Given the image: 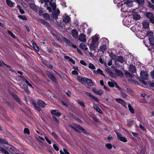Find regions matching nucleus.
Segmentation results:
<instances>
[{
	"label": "nucleus",
	"mask_w": 154,
	"mask_h": 154,
	"mask_svg": "<svg viewBox=\"0 0 154 154\" xmlns=\"http://www.w3.org/2000/svg\"><path fill=\"white\" fill-rule=\"evenodd\" d=\"M0 143H3L7 145L8 144V142L5 140L1 138H0Z\"/></svg>",
	"instance_id": "nucleus-45"
},
{
	"label": "nucleus",
	"mask_w": 154,
	"mask_h": 154,
	"mask_svg": "<svg viewBox=\"0 0 154 154\" xmlns=\"http://www.w3.org/2000/svg\"><path fill=\"white\" fill-rule=\"evenodd\" d=\"M44 25H45L48 28H49L51 27L50 24L46 21H45Z\"/></svg>",
	"instance_id": "nucleus-62"
},
{
	"label": "nucleus",
	"mask_w": 154,
	"mask_h": 154,
	"mask_svg": "<svg viewBox=\"0 0 154 154\" xmlns=\"http://www.w3.org/2000/svg\"><path fill=\"white\" fill-rule=\"evenodd\" d=\"M53 146L54 149L57 151H58L59 150V148L58 146L56 144H54L53 145Z\"/></svg>",
	"instance_id": "nucleus-58"
},
{
	"label": "nucleus",
	"mask_w": 154,
	"mask_h": 154,
	"mask_svg": "<svg viewBox=\"0 0 154 154\" xmlns=\"http://www.w3.org/2000/svg\"><path fill=\"white\" fill-rule=\"evenodd\" d=\"M120 94L122 97L125 98H126L128 96V95L122 91L121 92Z\"/></svg>",
	"instance_id": "nucleus-49"
},
{
	"label": "nucleus",
	"mask_w": 154,
	"mask_h": 154,
	"mask_svg": "<svg viewBox=\"0 0 154 154\" xmlns=\"http://www.w3.org/2000/svg\"><path fill=\"white\" fill-rule=\"evenodd\" d=\"M24 132L25 134H29L30 132L28 128H25L24 129Z\"/></svg>",
	"instance_id": "nucleus-54"
},
{
	"label": "nucleus",
	"mask_w": 154,
	"mask_h": 154,
	"mask_svg": "<svg viewBox=\"0 0 154 154\" xmlns=\"http://www.w3.org/2000/svg\"><path fill=\"white\" fill-rule=\"evenodd\" d=\"M71 34L75 38H77L78 36V32L76 29H74L71 30Z\"/></svg>",
	"instance_id": "nucleus-8"
},
{
	"label": "nucleus",
	"mask_w": 154,
	"mask_h": 154,
	"mask_svg": "<svg viewBox=\"0 0 154 154\" xmlns=\"http://www.w3.org/2000/svg\"><path fill=\"white\" fill-rule=\"evenodd\" d=\"M93 72L94 74L96 75L100 74L103 75L104 77L105 76V75L103 73V71L102 70H101L100 69H98L97 70H93Z\"/></svg>",
	"instance_id": "nucleus-13"
},
{
	"label": "nucleus",
	"mask_w": 154,
	"mask_h": 154,
	"mask_svg": "<svg viewBox=\"0 0 154 154\" xmlns=\"http://www.w3.org/2000/svg\"><path fill=\"white\" fill-rule=\"evenodd\" d=\"M49 4L53 10H54L56 8L55 0H51L49 2Z\"/></svg>",
	"instance_id": "nucleus-16"
},
{
	"label": "nucleus",
	"mask_w": 154,
	"mask_h": 154,
	"mask_svg": "<svg viewBox=\"0 0 154 154\" xmlns=\"http://www.w3.org/2000/svg\"><path fill=\"white\" fill-rule=\"evenodd\" d=\"M88 67L92 69H95V67L94 65L91 63H89L88 65Z\"/></svg>",
	"instance_id": "nucleus-42"
},
{
	"label": "nucleus",
	"mask_w": 154,
	"mask_h": 154,
	"mask_svg": "<svg viewBox=\"0 0 154 154\" xmlns=\"http://www.w3.org/2000/svg\"><path fill=\"white\" fill-rule=\"evenodd\" d=\"M63 21L66 23L69 22L70 20V17L67 15L65 14L63 18Z\"/></svg>",
	"instance_id": "nucleus-15"
},
{
	"label": "nucleus",
	"mask_w": 154,
	"mask_h": 154,
	"mask_svg": "<svg viewBox=\"0 0 154 154\" xmlns=\"http://www.w3.org/2000/svg\"><path fill=\"white\" fill-rule=\"evenodd\" d=\"M51 112L53 118H56V116H59L61 115L60 113L57 112L56 110H52Z\"/></svg>",
	"instance_id": "nucleus-7"
},
{
	"label": "nucleus",
	"mask_w": 154,
	"mask_h": 154,
	"mask_svg": "<svg viewBox=\"0 0 154 154\" xmlns=\"http://www.w3.org/2000/svg\"><path fill=\"white\" fill-rule=\"evenodd\" d=\"M63 42H65L66 44L70 46H72L73 48H77V46L73 44L72 42H70L66 38L63 37Z\"/></svg>",
	"instance_id": "nucleus-6"
},
{
	"label": "nucleus",
	"mask_w": 154,
	"mask_h": 154,
	"mask_svg": "<svg viewBox=\"0 0 154 154\" xmlns=\"http://www.w3.org/2000/svg\"><path fill=\"white\" fill-rule=\"evenodd\" d=\"M25 82L27 84V85H28V86H29V87H30L32 88V86L31 85V84L28 82L27 80L26 79L25 80Z\"/></svg>",
	"instance_id": "nucleus-61"
},
{
	"label": "nucleus",
	"mask_w": 154,
	"mask_h": 154,
	"mask_svg": "<svg viewBox=\"0 0 154 154\" xmlns=\"http://www.w3.org/2000/svg\"><path fill=\"white\" fill-rule=\"evenodd\" d=\"M100 41L101 42H103V43H104V45H106L109 43L108 39L106 38H101L100 39Z\"/></svg>",
	"instance_id": "nucleus-30"
},
{
	"label": "nucleus",
	"mask_w": 154,
	"mask_h": 154,
	"mask_svg": "<svg viewBox=\"0 0 154 154\" xmlns=\"http://www.w3.org/2000/svg\"><path fill=\"white\" fill-rule=\"evenodd\" d=\"M106 45L104 44V43H103V44L100 46L99 51L103 53L106 49Z\"/></svg>",
	"instance_id": "nucleus-19"
},
{
	"label": "nucleus",
	"mask_w": 154,
	"mask_h": 154,
	"mask_svg": "<svg viewBox=\"0 0 154 154\" xmlns=\"http://www.w3.org/2000/svg\"><path fill=\"white\" fill-rule=\"evenodd\" d=\"M17 7L18 8L19 10L20 11V13L22 14H23L24 13V11H23V9H22L21 8V7L19 5H17Z\"/></svg>",
	"instance_id": "nucleus-46"
},
{
	"label": "nucleus",
	"mask_w": 154,
	"mask_h": 154,
	"mask_svg": "<svg viewBox=\"0 0 154 154\" xmlns=\"http://www.w3.org/2000/svg\"><path fill=\"white\" fill-rule=\"evenodd\" d=\"M77 101L78 103L82 106L84 107H85V105L83 101L80 100H78Z\"/></svg>",
	"instance_id": "nucleus-44"
},
{
	"label": "nucleus",
	"mask_w": 154,
	"mask_h": 154,
	"mask_svg": "<svg viewBox=\"0 0 154 154\" xmlns=\"http://www.w3.org/2000/svg\"><path fill=\"white\" fill-rule=\"evenodd\" d=\"M93 108L97 112H98L100 113L101 114L103 113V112L101 109L97 105L94 104Z\"/></svg>",
	"instance_id": "nucleus-17"
},
{
	"label": "nucleus",
	"mask_w": 154,
	"mask_h": 154,
	"mask_svg": "<svg viewBox=\"0 0 154 154\" xmlns=\"http://www.w3.org/2000/svg\"><path fill=\"white\" fill-rule=\"evenodd\" d=\"M115 84L114 86L117 88L119 90L121 91H122V90L121 88L119 87V86L118 85L116 82H114Z\"/></svg>",
	"instance_id": "nucleus-50"
},
{
	"label": "nucleus",
	"mask_w": 154,
	"mask_h": 154,
	"mask_svg": "<svg viewBox=\"0 0 154 154\" xmlns=\"http://www.w3.org/2000/svg\"><path fill=\"white\" fill-rule=\"evenodd\" d=\"M110 57L111 59L113 60H115L116 59V57L115 55H114L113 54H111L110 55Z\"/></svg>",
	"instance_id": "nucleus-53"
},
{
	"label": "nucleus",
	"mask_w": 154,
	"mask_h": 154,
	"mask_svg": "<svg viewBox=\"0 0 154 154\" xmlns=\"http://www.w3.org/2000/svg\"><path fill=\"white\" fill-rule=\"evenodd\" d=\"M86 83H87L88 85L90 86H92L94 85V84L91 80L87 78L86 80Z\"/></svg>",
	"instance_id": "nucleus-20"
},
{
	"label": "nucleus",
	"mask_w": 154,
	"mask_h": 154,
	"mask_svg": "<svg viewBox=\"0 0 154 154\" xmlns=\"http://www.w3.org/2000/svg\"><path fill=\"white\" fill-rule=\"evenodd\" d=\"M79 39L81 41L85 42L86 39V35L85 34L82 33L79 35Z\"/></svg>",
	"instance_id": "nucleus-10"
},
{
	"label": "nucleus",
	"mask_w": 154,
	"mask_h": 154,
	"mask_svg": "<svg viewBox=\"0 0 154 154\" xmlns=\"http://www.w3.org/2000/svg\"><path fill=\"white\" fill-rule=\"evenodd\" d=\"M112 82H108V84L111 87H113L114 86L115 83L114 82H116L113 81V80H111Z\"/></svg>",
	"instance_id": "nucleus-35"
},
{
	"label": "nucleus",
	"mask_w": 154,
	"mask_h": 154,
	"mask_svg": "<svg viewBox=\"0 0 154 154\" xmlns=\"http://www.w3.org/2000/svg\"><path fill=\"white\" fill-rule=\"evenodd\" d=\"M116 60L121 63H123L124 61V60L123 57L122 56H117Z\"/></svg>",
	"instance_id": "nucleus-24"
},
{
	"label": "nucleus",
	"mask_w": 154,
	"mask_h": 154,
	"mask_svg": "<svg viewBox=\"0 0 154 154\" xmlns=\"http://www.w3.org/2000/svg\"><path fill=\"white\" fill-rule=\"evenodd\" d=\"M2 146L3 147H2L0 146V151L4 153L5 154H9L8 152L3 148L4 146Z\"/></svg>",
	"instance_id": "nucleus-32"
},
{
	"label": "nucleus",
	"mask_w": 154,
	"mask_h": 154,
	"mask_svg": "<svg viewBox=\"0 0 154 154\" xmlns=\"http://www.w3.org/2000/svg\"><path fill=\"white\" fill-rule=\"evenodd\" d=\"M129 109L130 112L132 113H134V110L133 108L131 106L130 104H128V105Z\"/></svg>",
	"instance_id": "nucleus-36"
},
{
	"label": "nucleus",
	"mask_w": 154,
	"mask_h": 154,
	"mask_svg": "<svg viewBox=\"0 0 154 154\" xmlns=\"http://www.w3.org/2000/svg\"><path fill=\"white\" fill-rule=\"evenodd\" d=\"M116 100L117 102L122 104L124 107H126V103L123 100L120 98H116Z\"/></svg>",
	"instance_id": "nucleus-11"
},
{
	"label": "nucleus",
	"mask_w": 154,
	"mask_h": 154,
	"mask_svg": "<svg viewBox=\"0 0 154 154\" xmlns=\"http://www.w3.org/2000/svg\"><path fill=\"white\" fill-rule=\"evenodd\" d=\"M53 10V11L52 12L53 17L56 19L57 18L58 15L60 13V11L58 9H56V8Z\"/></svg>",
	"instance_id": "nucleus-9"
},
{
	"label": "nucleus",
	"mask_w": 154,
	"mask_h": 154,
	"mask_svg": "<svg viewBox=\"0 0 154 154\" xmlns=\"http://www.w3.org/2000/svg\"><path fill=\"white\" fill-rule=\"evenodd\" d=\"M91 98L92 100H94L95 101L97 102H98L99 101L97 98L96 97H94L93 95H92V96H91Z\"/></svg>",
	"instance_id": "nucleus-60"
},
{
	"label": "nucleus",
	"mask_w": 154,
	"mask_h": 154,
	"mask_svg": "<svg viewBox=\"0 0 154 154\" xmlns=\"http://www.w3.org/2000/svg\"><path fill=\"white\" fill-rule=\"evenodd\" d=\"M148 6L154 10V5L151 3H149L148 4Z\"/></svg>",
	"instance_id": "nucleus-59"
},
{
	"label": "nucleus",
	"mask_w": 154,
	"mask_h": 154,
	"mask_svg": "<svg viewBox=\"0 0 154 154\" xmlns=\"http://www.w3.org/2000/svg\"><path fill=\"white\" fill-rule=\"evenodd\" d=\"M8 34L14 38L17 39L18 40V39L17 37L11 31L8 30Z\"/></svg>",
	"instance_id": "nucleus-33"
},
{
	"label": "nucleus",
	"mask_w": 154,
	"mask_h": 154,
	"mask_svg": "<svg viewBox=\"0 0 154 154\" xmlns=\"http://www.w3.org/2000/svg\"><path fill=\"white\" fill-rule=\"evenodd\" d=\"M6 2L7 5L11 7H13L15 4V3L11 2V0H6Z\"/></svg>",
	"instance_id": "nucleus-26"
},
{
	"label": "nucleus",
	"mask_w": 154,
	"mask_h": 154,
	"mask_svg": "<svg viewBox=\"0 0 154 154\" xmlns=\"http://www.w3.org/2000/svg\"><path fill=\"white\" fill-rule=\"evenodd\" d=\"M51 135L56 140H59V138L58 136L54 132H52L51 133Z\"/></svg>",
	"instance_id": "nucleus-38"
},
{
	"label": "nucleus",
	"mask_w": 154,
	"mask_h": 154,
	"mask_svg": "<svg viewBox=\"0 0 154 154\" xmlns=\"http://www.w3.org/2000/svg\"><path fill=\"white\" fill-rule=\"evenodd\" d=\"M2 63H3V64L5 65V66H6L9 69V70L12 72H14V71L13 70V69H12V68L10 66L8 65H7V64H6L5 63H4V62H2Z\"/></svg>",
	"instance_id": "nucleus-47"
},
{
	"label": "nucleus",
	"mask_w": 154,
	"mask_h": 154,
	"mask_svg": "<svg viewBox=\"0 0 154 154\" xmlns=\"http://www.w3.org/2000/svg\"><path fill=\"white\" fill-rule=\"evenodd\" d=\"M106 146L109 149H110L112 148V145L110 143H107L106 145Z\"/></svg>",
	"instance_id": "nucleus-55"
},
{
	"label": "nucleus",
	"mask_w": 154,
	"mask_h": 154,
	"mask_svg": "<svg viewBox=\"0 0 154 154\" xmlns=\"http://www.w3.org/2000/svg\"><path fill=\"white\" fill-rule=\"evenodd\" d=\"M45 138L46 140V141L49 144H51V141L49 140L48 138L46 136L45 137Z\"/></svg>",
	"instance_id": "nucleus-63"
},
{
	"label": "nucleus",
	"mask_w": 154,
	"mask_h": 154,
	"mask_svg": "<svg viewBox=\"0 0 154 154\" xmlns=\"http://www.w3.org/2000/svg\"><path fill=\"white\" fill-rule=\"evenodd\" d=\"M32 103L33 105V106L35 107V109L38 111H40L41 110V109L40 108L38 104H37L33 100L32 101Z\"/></svg>",
	"instance_id": "nucleus-25"
},
{
	"label": "nucleus",
	"mask_w": 154,
	"mask_h": 154,
	"mask_svg": "<svg viewBox=\"0 0 154 154\" xmlns=\"http://www.w3.org/2000/svg\"><path fill=\"white\" fill-rule=\"evenodd\" d=\"M30 7L33 9L35 11H37V8L32 3H30L29 5Z\"/></svg>",
	"instance_id": "nucleus-40"
},
{
	"label": "nucleus",
	"mask_w": 154,
	"mask_h": 154,
	"mask_svg": "<svg viewBox=\"0 0 154 154\" xmlns=\"http://www.w3.org/2000/svg\"><path fill=\"white\" fill-rule=\"evenodd\" d=\"M38 104H39L42 108H44L45 106L46 105V104L42 100L38 99Z\"/></svg>",
	"instance_id": "nucleus-21"
},
{
	"label": "nucleus",
	"mask_w": 154,
	"mask_h": 154,
	"mask_svg": "<svg viewBox=\"0 0 154 154\" xmlns=\"http://www.w3.org/2000/svg\"><path fill=\"white\" fill-rule=\"evenodd\" d=\"M32 45L33 47L38 51H39V47L35 43H32Z\"/></svg>",
	"instance_id": "nucleus-41"
},
{
	"label": "nucleus",
	"mask_w": 154,
	"mask_h": 154,
	"mask_svg": "<svg viewBox=\"0 0 154 154\" xmlns=\"http://www.w3.org/2000/svg\"><path fill=\"white\" fill-rule=\"evenodd\" d=\"M116 73L118 76H122L124 75L122 72L120 70H116Z\"/></svg>",
	"instance_id": "nucleus-34"
},
{
	"label": "nucleus",
	"mask_w": 154,
	"mask_h": 154,
	"mask_svg": "<svg viewBox=\"0 0 154 154\" xmlns=\"http://www.w3.org/2000/svg\"><path fill=\"white\" fill-rule=\"evenodd\" d=\"M14 97V98L16 101L18 102H20V99L17 96L15 95Z\"/></svg>",
	"instance_id": "nucleus-57"
},
{
	"label": "nucleus",
	"mask_w": 154,
	"mask_h": 154,
	"mask_svg": "<svg viewBox=\"0 0 154 154\" xmlns=\"http://www.w3.org/2000/svg\"><path fill=\"white\" fill-rule=\"evenodd\" d=\"M23 88L25 91L28 94H29L30 93V92L28 90V87L25 86V85H23Z\"/></svg>",
	"instance_id": "nucleus-43"
},
{
	"label": "nucleus",
	"mask_w": 154,
	"mask_h": 154,
	"mask_svg": "<svg viewBox=\"0 0 154 154\" xmlns=\"http://www.w3.org/2000/svg\"><path fill=\"white\" fill-rule=\"evenodd\" d=\"M63 151H64L63 152L62 150H60V154H70L69 152L67 150L65 149H63Z\"/></svg>",
	"instance_id": "nucleus-37"
},
{
	"label": "nucleus",
	"mask_w": 154,
	"mask_h": 154,
	"mask_svg": "<svg viewBox=\"0 0 154 154\" xmlns=\"http://www.w3.org/2000/svg\"><path fill=\"white\" fill-rule=\"evenodd\" d=\"M98 40L99 38L96 35L94 36L92 38V43H95Z\"/></svg>",
	"instance_id": "nucleus-29"
},
{
	"label": "nucleus",
	"mask_w": 154,
	"mask_h": 154,
	"mask_svg": "<svg viewBox=\"0 0 154 154\" xmlns=\"http://www.w3.org/2000/svg\"><path fill=\"white\" fill-rule=\"evenodd\" d=\"M92 91L95 94L99 95H102L103 93V92L101 89H99L98 90H97L95 88H93Z\"/></svg>",
	"instance_id": "nucleus-14"
},
{
	"label": "nucleus",
	"mask_w": 154,
	"mask_h": 154,
	"mask_svg": "<svg viewBox=\"0 0 154 154\" xmlns=\"http://www.w3.org/2000/svg\"><path fill=\"white\" fill-rule=\"evenodd\" d=\"M71 126L73 129L74 130H75L78 132H80V131H79V130H81L84 133H87L85 129L83 128L82 127L79 125H75V126L76 127L75 128L73 127L72 126Z\"/></svg>",
	"instance_id": "nucleus-1"
},
{
	"label": "nucleus",
	"mask_w": 154,
	"mask_h": 154,
	"mask_svg": "<svg viewBox=\"0 0 154 154\" xmlns=\"http://www.w3.org/2000/svg\"><path fill=\"white\" fill-rule=\"evenodd\" d=\"M137 2L139 4H143L144 3V0H136Z\"/></svg>",
	"instance_id": "nucleus-51"
},
{
	"label": "nucleus",
	"mask_w": 154,
	"mask_h": 154,
	"mask_svg": "<svg viewBox=\"0 0 154 154\" xmlns=\"http://www.w3.org/2000/svg\"><path fill=\"white\" fill-rule=\"evenodd\" d=\"M129 69L130 72L132 73H134L136 72V68L133 65H130Z\"/></svg>",
	"instance_id": "nucleus-22"
},
{
	"label": "nucleus",
	"mask_w": 154,
	"mask_h": 154,
	"mask_svg": "<svg viewBox=\"0 0 154 154\" xmlns=\"http://www.w3.org/2000/svg\"><path fill=\"white\" fill-rule=\"evenodd\" d=\"M79 46L81 48L84 50H87L88 49L87 47V45L84 43H81Z\"/></svg>",
	"instance_id": "nucleus-23"
},
{
	"label": "nucleus",
	"mask_w": 154,
	"mask_h": 154,
	"mask_svg": "<svg viewBox=\"0 0 154 154\" xmlns=\"http://www.w3.org/2000/svg\"><path fill=\"white\" fill-rule=\"evenodd\" d=\"M151 76L154 79V70H153L150 72Z\"/></svg>",
	"instance_id": "nucleus-64"
},
{
	"label": "nucleus",
	"mask_w": 154,
	"mask_h": 154,
	"mask_svg": "<svg viewBox=\"0 0 154 154\" xmlns=\"http://www.w3.org/2000/svg\"><path fill=\"white\" fill-rule=\"evenodd\" d=\"M97 48V46L95 45V43H92L90 44L89 48L91 51H95Z\"/></svg>",
	"instance_id": "nucleus-18"
},
{
	"label": "nucleus",
	"mask_w": 154,
	"mask_h": 154,
	"mask_svg": "<svg viewBox=\"0 0 154 154\" xmlns=\"http://www.w3.org/2000/svg\"><path fill=\"white\" fill-rule=\"evenodd\" d=\"M19 17L23 20H26L27 19V18L24 15H20L18 16Z\"/></svg>",
	"instance_id": "nucleus-48"
},
{
	"label": "nucleus",
	"mask_w": 154,
	"mask_h": 154,
	"mask_svg": "<svg viewBox=\"0 0 154 154\" xmlns=\"http://www.w3.org/2000/svg\"><path fill=\"white\" fill-rule=\"evenodd\" d=\"M43 17L45 19H47L49 17V15L47 13H45L43 14Z\"/></svg>",
	"instance_id": "nucleus-56"
},
{
	"label": "nucleus",
	"mask_w": 154,
	"mask_h": 154,
	"mask_svg": "<svg viewBox=\"0 0 154 154\" xmlns=\"http://www.w3.org/2000/svg\"><path fill=\"white\" fill-rule=\"evenodd\" d=\"M143 26L145 29H148L149 28V23L146 22H144L143 23Z\"/></svg>",
	"instance_id": "nucleus-31"
},
{
	"label": "nucleus",
	"mask_w": 154,
	"mask_h": 154,
	"mask_svg": "<svg viewBox=\"0 0 154 154\" xmlns=\"http://www.w3.org/2000/svg\"><path fill=\"white\" fill-rule=\"evenodd\" d=\"M146 16L148 19L150 20L153 16V15L151 12H147L146 13Z\"/></svg>",
	"instance_id": "nucleus-27"
},
{
	"label": "nucleus",
	"mask_w": 154,
	"mask_h": 154,
	"mask_svg": "<svg viewBox=\"0 0 154 154\" xmlns=\"http://www.w3.org/2000/svg\"><path fill=\"white\" fill-rule=\"evenodd\" d=\"M118 140H120L121 141L124 142H126L127 140V139L124 137H123L120 133L116 131L115 132Z\"/></svg>",
	"instance_id": "nucleus-5"
},
{
	"label": "nucleus",
	"mask_w": 154,
	"mask_h": 154,
	"mask_svg": "<svg viewBox=\"0 0 154 154\" xmlns=\"http://www.w3.org/2000/svg\"><path fill=\"white\" fill-rule=\"evenodd\" d=\"M38 21L40 23H42L43 25L45 24V22L46 21L44 20L43 19H38Z\"/></svg>",
	"instance_id": "nucleus-52"
},
{
	"label": "nucleus",
	"mask_w": 154,
	"mask_h": 154,
	"mask_svg": "<svg viewBox=\"0 0 154 154\" xmlns=\"http://www.w3.org/2000/svg\"><path fill=\"white\" fill-rule=\"evenodd\" d=\"M149 34H150V36L149 37V40L151 44L152 45H154V38L153 37V34L152 33L150 32Z\"/></svg>",
	"instance_id": "nucleus-12"
},
{
	"label": "nucleus",
	"mask_w": 154,
	"mask_h": 154,
	"mask_svg": "<svg viewBox=\"0 0 154 154\" xmlns=\"http://www.w3.org/2000/svg\"><path fill=\"white\" fill-rule=\"evenodd\" d=\"M140 78L144 80H147L148 79V75L147 72L142 70L140 72Z\"/></svg>",
	"instance_id": "nucleus-4"
},
{
	"label": "nucleus",
	"mask_w": 154,
	"mask_h": 154,
	"mask_svg": "<svg viewBox=\"0 0 154 154\" xmlns=\"http://www.w3.org/2000/svg\"><path fill=\"white\" fill-rule=\"evenodd\" d=\"M87 78L79 75L77 77V80L79 82L83 85L86 84V80Z\"/></svg>",
	"instance_id": "nucleus-3"
},
{
	"label": "nucleus",
	"mask_w": 154,
	"mask_h": 154,
	"mask_svg": "<svg viewBox=\"0 0 154 154\" xmlns=\"http://www.w3.org/2000/svg\"><path fill=\"white\" fill-rule=\"evenodd\" d=\"M47 74L49 78L53 82L55 83H57V79L52 73H51L50 72L48 71L47 72Z\"/></svg>",
	"instance_id": "nucleus-2"
},
{
	"label": "nucleus",
	"mask_w": 154,
	"mask_h": 154,
	"mask_svg": "<svg viewBox=\"0 0 154 154\" xmlns=\"http://www.w3.org/2000/svg\"><path fill=\"white\" fill-rule=\"evenodd\" d=\"M141 17L139 14H134L133 15V18L134 20H137L140 19Z\"/></svg>",
	"instance_id": "nucleus-39"
},
{
	"label": "nucleus",
	"mask_w": 154,
	"mask_h": 154,
	"mask_svg": "<svg viewBox=\"0 0 154 154\" xmlns=\"http://www.w3.org/2000/svg\"><path fill=\"white\" fill-rule=\"evenodd\" d=\"M126 5L128 7H130L132 6V2L129 0H127L125 2Z\"/></svg>",
	"instance_id": "nucleus-28"
}]
</instances>
